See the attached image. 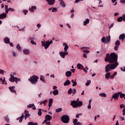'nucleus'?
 <instances>
[{"mask_svg":"<svg viewBox=\"0 0 125 125\" xmlns=\"http://www.w3.org/2000/svg\"><path fill=\"white\" fill-rule=\"evenodd\" d=\"M104 61L111 63L105 66V73H107V72H110L112 71V70L116 69V68L119 66L118 55L115 53H111L110 55L109 54V53L106 54Z\"/></svg>","mask_w":125,"mask_h":125,"instance_id":"nucleus-1","label":"nucleus"},{"mask_svg":"<svg viewBox=\"0 0 125 125\" xmlns=\"http://www.w3.org/2000/svg\"><path fill=\"white\" fill-rule=\"evenodd\" d=\"M63 45L64 46V51L60 52V55L62 58H65V56H66V55H68V51H67V50H68V49L69 48V46H68V44L66 42H63Z\"/></svg>","mask_w":125,"mask_h":125,"instance_id":"nucleus-2","label":"nucleus"},{"mask_svg":"<svg viewBox=\"0 0 125 125\" xmlns=\"http://www.w3.org/2000/svg\"><path fill=\"white\" fill-rule=\"evenodd\" d=\"M71 105L73 108H78V107H82L83 106V102H77L76 101H72L71 102Z\"/></svg>","mask_w":125,"mask_h":125,"instance_id":"nucleus-3","label":"nucleus"},{"mask_svg":"<svg viewBox=\"0 0 125 125\" xmlns=\"http://www.w3.org/2000/svg\"><path fill=\"white\" fill-rule=\"evenodd\" d=\"M14 75H16V73L14 72L13 75H10L11 78L9 79V82H11V83H14V82H15L16 83H18V82H21V79L20 78L14 77Z\"/></svg>","mask_w":125,"mask_h":125,"instance_id":"nucleus-4","label":"nucleus"},{"mask_svg":"<svg viewBox=\"0 0 125 125\" xmlns=\"http://www.w3.org/2000/svg\"><path fill=\"white\" fill-rule=\"evenodd\" d=\"M53 42V41L52 40H51L50 41L49 40L45 41H42V43L43 46L44 47L45 49H47V48H48L49 47V46L50 44H51Z\"/></svg>","mask_w":125,"mask_h":125,"instance_id":"nucleus-5","label":"nucleus"},{"mask_svg":"<svg viewBox=\"0 0 125 125\" xmlns=\"http://www.w3.org/2000/svg\"><path fill=\"white\" fill-rule=\"evenodd\" d=\"M38 79L39 77L37 76H33L28 79V81H29L31 83H33V84H36V83H38Z\"/></svg>","mask_w":125,"mask_h":125,"instance_id":"nucleus-6","label":"nucleus"},{"mask_svg":"<svg viewBox=\"0 0 125 125\" xmlns=\"http://www.w3.org/2000/svg\"><path fill=\"white\" fill-rule=\"evenodd\" d=\"M62 122L64 124H68L70 121V117L67 115H63L61 118Z\"/></svg>","mask_w":125,"mask_h":125,"instance_id":"nucleus-7","label":"nucleus"},{"mask_svg":"<svg viewBox=\"0 0 125 125\" xmlns=\"http://www.w3.org/2000/svg\"><path fill=\"white\" fill-rule=\"evenodd\" d=\"M121 93H122V92H118L117 93H115L113 96H112V98H113L114 99H115V100H116V99H118L119 98V96H120V94H121Z\"/></svg>","mask_w":125,"mask_h":125,"instance_id":"nucleus-8","label":"nucleus"},{"mask_svg":"<svg viewBox=\"0 0 125 125\" xmlns=\"http://www.w3.org/2000/svg\"><path fill=\"white\" fill-rule=\"evenodd\" d=\"M8 88L10 90V91H11V92H12L13 93H16V95L17 94L16 90H15V86H9Z\"/></svg>","mask_w":125,"mask_h":125,"instance_id":"nucleus-9","label":"nucleus"},{"mask_svg":"<svg viewBox=\"0 0 125 125\" xmlns=\"http://www.w3.org/2000/svg\"><path fill=\"white\" fill-rule=\"evenodd\" d=\"M49 5H53L55 3V0H46Z\"/></svg>","mask_w":125,"mask_h":125,"instance_id":"nucleus-10","label":"nucleus"},{"mask_svg":"<svg viewBox=\"0 0 125 125\" xmlns=\"http://www.w3.org/2000/svg\"><path fill=\"white\" fill-rule=\"evenodd\" d=\"M45 119L49 122L52 120V116H50L49 114H47L45 116Z\"/></svg>","mask_w":125,"mask_h":125,"instance_id":"nucleus-11","label":"nucleus"},{"mask_svg":"<svg viewBox=\"0 0 125 125\" xmlns=\"http://www.w3.org/2000/svg\"><path fill=\"white\" fill-rule=\"evenodd\" d=\"M52 103H53V99H52V98H51L49 100V109H50V107L52 106Z\"/></svg>","mask_w":125,"mask_h":125,"instance_id":"nucleus-12","label":"nucleus"},{"mask_svg":"<svg viewBox=\"0 0 125 125\" xmlns=\"http://www.w3.org/2000/svg\"><path fill=\"white\" fill-rule=\"evenodd\" d=\"M24 113H25L24 115V119L25 120H27V118H29V117H30V114L28 113L29 112L27 110H25Z\"/></svg>","mask_w":125,"mask_h":125,"instance_id":"nucleus-13","label":"nucleus"},{"mask_svg":"<svg viewBox=\"0 0 125 125\" xmlns=\"http://www.w3.org/2000/svg\"><path fill=\"white\" fill-rule=\"evenodd\" d=\"M27 108H33V110H36V106H35V104H34L28 105Z\"/></svg>","mask_w":125,"mask_h":125,"instance_id":"nucleus-14","label":"nucleus"},{"mask_svg":"<svg viewBox=\"0 0 125 125\" xmlns=\"http://www.w3.org/2000/svg\"><path fill=\"white\" fill-rule=\"evenodd\" d=\"M4 18H6V14L3 13L0 14V19H4Z\"/></svg>","mask_w":125,"mask_h":125,"instance_id":"nucleus-15","label":"nucleus"},{"mask_svg":"<svg viewBox=\"0 0 125 125\" xmlns=\"http://www.w3.org/2000/svg\"><path fill=\"white\" fill-rule=\"evenodd\" d=\"M48 10L49 11H51V12H56L57 11V8L53 7L49 8Z\"/></svg>","mask_w":125,"mask_h":125,"instance_id":"nucleus-16","label":"nucleus"},{"mask_svg":"<svg viewBox=\"0 0 125 125\" xmlns=\"http://www.w3.org/2000/svg\"><path fill=\"white\" fill-rule=\"evenodd\" d=\"M71 83V82L69 80H67L63 83V85L66 86V85H69Z\"/></svg>","mask_w":125,"mask_h":125,"instance_id":"nucleus-17","label":"nucleus"},{"mask_svg":"<svg viewBox=\"0 0 125 125\" xmlns=\"http://www.w3.org/2000/svg\"><path fill=\"white\" fill-rule=\"evenodd\" d=\"M23 52L24 54H26V55H28V54H30V51L27 49H23Z\"/></svg>","mask_w":125,"mask_h":125,"instance_id":"nucleus-18","label":"nucleus"},{"mask_svg":"<svg viewBox=\"0 0 125 125\" xmlns=\"http://www.w3.org/2000/svg\"><path fill=\"white\" fill-rule=\"evenodd\" d=\"M23 119H24V114H22L20 118L17 119V120H19L20 123H22Z\"/></svg>","mask_w":125,"mask_h":125,"instance_id":"nucleus-19","label":"nucleus"},{"mask_svg":"<svg viewBox=\"0 0 125 125\" xmlns=\"http://www.w3.org/2000/svg\"><path fill=\"white\" fill-rule=\"evenodd\" d=\"M4 42H5V43H10V41H9V38H5L4 39Z\"/></svg>","mask_w":125,"mask_h":125,"instance_id":"nucleus-20","label":"nucleus"},{"mask_svg":"<svg viewBox=\"0 0 125 125\" xmlns=\"http://www.w3.org/2000/svg\"><path fill=\"white\" fill-rule=\"evenodd\" d=\"M89 23V19H86V20L84 21L83 25L84 26H86V25H87V24H88Z\"/></svg>","mask_w":125,"mask_h":125,"instance_id":"nucleus-21","label":"nucleus"},{"mask_svg":"<svg viewBox=\"0 0 125 125\" xmlns=\"http://www.w3.org/2000/svg\"><path fill=\"white\" fill-rule=\"evenodd\" d=\"M110 76H111V72H106L105 74V79L108 80V79L110 78Z\"/></svg>","mask_w":125,"mask_h":125,"instance_id":"nucleus-22","label":"nucleus"},{"mask_svg":"<svg viewBox=\"0 0 125 125\" xmlns=\"http://www.w3.org/2000/svg\"><path fill=\"white\" fill-rule=\"evenodd\" d=\"M60 5L62 7H65L66 6V4H65V2L63 0H61L60 1Z\"/></svg>","mask_w":125,"mask_h":125,"instance_id":"nucleus-23","label":"nucleus"},{"mask_svg":"<svg viewBox=\"0 0 125 125\" xmlns=\"http://www.w3.org/2000/svg\"><path fill=\"white\" fill-rule=\"evenodd\" d=\"M52 92H53V95H58V94L59 93V91H58V89H56L53 91Z\"/></svg>","mask_w":125,"mask_h":125,"instance_id":"nucleus-24","label":"nucleus"},{"mask_svg":"<svg viewBox=\"0 0 125 125\" xmlns=\"http://www.w3.org/2000/svg\"><path fill=\"white\" fill-rule=\"evenodd\" d=\"M65 76H66V77H71V76H72V72L67 71L65 72Z\"/></svg>","mask_w":125,"mask_h":125,"instance_id":"nucleus-25","label":"nucleus"},{"mask_svg":"<svg viewBox=\"0 0 125 125\" xmlns=\"http://www.w3.org/2000/svg\"><path fill=\"white\" fill-rule=\"evenodd\" d=\"M36 9H37V7L35 6H32L31 8H29V10L31 12H32V11H34V10H36Z\"/></svg>","mask_w":125,"mask_h":125,"instance_id":"nucleus-26","label":"nucleus"},{"mask_svg":"<svg viewBox=\"0 0 125 125\" xmlns=\"http://www.w3.org/2000/svg\"><path fill=\"white\" fill-rule=\"evenodd\" d=\"M77 68L79 69H82L83 70V65L81 64L80 63H78L77 64Z\"/></svg>","mask_w":125,"mask_h":125,"instance_id":"nucleus-27","label":"nucleus"},{"mask_svg":"<svg viewBox=\"0 0 125 125\" xmlns=\"http://www.w3.org/2000/svg\"><path fill=\"white\" fill-rule=\"evenodd\" d=\"M125 39V34L123 33L119 36V40H122V41L124 40Z\"/></svg>","mask_w":125,"mask_h":125,"instance_id":"nucleus-28","label":"nucleus"},{"mask_svg":"<svg viewBox=\"0 0 125 125\" xmlns=\"http://www.w3.org/2000/svg\"><path fill=\"white\" fill-rule=\"evenodd\" d=\"M117 74L118 73H117V72H115L114 73L110 76V79H114V78H115V76H117Z\"/></svg>","mask_w":125,"mask_h":125,"instance_id":"nucleus-29","label":"nucleus"},{"mask_svg":"<svg viewBox=\"0 0 125 125\" xmlns=\"http://www.w3.org/2000/svg\"><path fill=\"white\" fill-rule=\"evenodd\" d=\"M111 41V36H107L106 37V42H107V43H108V42H110Z\"/></svg>","mask_w":125,"mask_h":125,"instance_id":"nucleus-30","label":"nucleus"},{"mask_svg":"<svg viewBox=\"0 0 125 125\" xmlns=\"http://www.w3.org/2000/svg\"><path fill=\"white\" fill-rule=\"evenodd\" d=\"M27 125H38V123H34L33 122H28Z\"/></svg>","mask_w":125,"mask_h":125,"instance_id":"nucleus-31","label":"nucleus"},{"mask_svg":"<svg viewBox=\"0 0 125 125\" xmlns=\"http://www.w3.org/2000/svg\"><path fill=\"white\" fill-rule=\"evenodd\" d=\"M123 20H124V17H123V16L120 17L117 19L118 22H122Z\"/></svg>","mask_w":125,"mask_h":125,"instance_id":"nucleus-32","label":"nucleus"},{"mask_svg":"<svg viewBox=\"0 0 125 125\" xmlns=\"http://www.w3.org/2000/svg\"><path fill=\"white\" fill-rule=\"evenodd\" d=\"M63 110V109H62V108H57L56 110V113H60V112H62V111Z\"/></svg>","mask_w":125,"mask_h":125,"instance_id":"nucleus-33","label":"nucleus"},{"mask_svg":"<svg viewBox=\"0 0 125 125\" xmlns=\"http://www.w3.org/2000/svg\"><path fill=\"white\" fill-rule=\"evenodd\" d=\"M17 48L19 50V51H21V50H22V48L21 47V46H20V45L19 44L17 45Z\"/></svg>","mask_w":125,"mask_h":125,"instance_id":"nucleus-34","label":"nucleus"},{"mask_svg":"<svg viewBox=\"0 0 125 125\" xmlns=\"http://www.w3.org/2000/svg\"><path fill=\"white\" fill-rule=\"evenodd\" d=\"M99 96H101V97H106V95L105 93H102L99 94Z\"/></svg>","mask_w":125,"mask_h":125,"instance_id":"nucleus-35","label":"nucleus"},{"mask_svg":"<svg viewBox=\"0 0 125 125\" xmlns=\"http://www.w3.org/2000/svg\"><path fill=\"white\" fill-rule=\"evenodd\" d=\"M40 80L41 81L43 82V83H45V80H44V78L43 77V76H42V75L41 76Z\"/></svg>","mask_w":125,"mask_h":125,"instance_id":"nucleus-36","label":"nucleus"},{"mask_svg":"<svg viewBox=\"0 0 125 125\" xmlns=\"http://www.w3.org/2000/svg\"><path fill=\"white\" fill-rule=\"evenodd\" d=\"M38 115L39 116H42V109H41V108H40V109H38Z\"/></svg>","mask_w":125,"mask_h":125,"instance_id":"nucleus-37","label":"nucleus"},{"mask_svg":"<svg viewBox=\"0 0 125 125\" xmlns=\"http://www.w3.org/2000/svg\"><path fill=\"white\" fill-rule=\"evenodd\" d=\"M121 44V42H120V41L117 40L115 42V45L119 46Z\"/></svg>","mask_w":125,"mask_h":125,"instance_id":"nucleus-38","label":"nucleus"},{"mask_svg":"<svg viewBox=\"0 0 125 125\" xmlns=\"http://www.w3.org/2000/svg\"><path fill=\"white\" fill-rule=\"evenodd\" d=\"M4 72L6 73V72L4 71V70H3L2 69H0V74H1V75H2V76H3V75H4Z\"/></svg>","mask_w":125,"mask_h":125,"instance_id":"nucleus-39","label":"nucleus"},{"mask_svg":"<svg viewBox=\"0 0 125 125\" xmlns=\"http://www.w3.org/2000/svg\"><path fill=\"white\" fill-rule=\"evenodd\" d=\"M91 83V81H90V80L87 81L85 83V85H86V86H88V85H89V84H90Z\"/></svg>","mask_w":125,"mask_h":125,"instance_id":"nucleus-40","label":"nucleus"},{"mask_svg":"<svg viewBox=\"0 0 125 125\" xmlns=\"http://www.w3.org/2000/svg\"><path fill=\"white\" fill-rule=\"evenodd\" d=\"M105 38L104 37H103L102 39H101V41L102 42H104V43H107V42L105 41Z\"/></svg>","mask_w":125,"mask_h":125,"instance_id":"nucleus-41","label":"nucleus"},{"mask_svg":"<svg viewBox=\"0 0 125 125\" xmlns=\"http://www.w3.org/2000/svg\"><path fill=\"white\" fill-rule=\"evenodd\" d=\"M120 98H123V97L125 98V94L124 93H121L119 94Z\"/></svg>","mask_w":125,"mask_h":125,"instance_id":"nucleus-42","label":"nucleus"},{"mask_svg":"<svg viewBox=\"0 0 125 125\" xmlns=\"http://www.w3.org/2000/svg\"><path fill=\"white\" fill-rule=\"evenodd\" d=\"M5 121L7 122V123H9V119L8 118V116H6L4 117Z\"/></svg>","mask_w":125,"mask_h":125,"instance_id":"nucleus-43","label":"nucleus"},{"mask_svg":"<svg viewBox=\"0 0 125 125\" xmlns=\"http://www.w3.org/2000/svg\"><path fill=\"white\" fill-rule=\"evenodd\" d=\"M78 123V119H75L73 120V124H74V125H76Z\"/></svg>","mask_w":125,"mask_h":125,"instance_id":"nucleus-44","label":"nucleus"},{"mask_svg":"<svg viewBox=\"0 0 125 125\" xmlns=\"http://www.w3.org/2000/svg\"><path fill=\"white\" fill-rule=\"evenodd\" d=\"M72 92H73V90L72 89V88H70L68 91V94H71Z\"/></svg>","mask_w":125,"mask_h":125,"instance_id":"nucleus-45","label":"nucleus"},{"mask_svg":"<svg viewBox=\"0 0 125 125\" xmlns=\"http://www.w3.org/2000/svg\"><path fill=\"white\" fill-rule=\"evenodd\" d=\"M47 102V100H44L42 102V104H43V105L44 106H45V105H46Z\"/></svg>","mask_w":125,"mask_h":125,"instance_id":"nucleus-46","label":"nucleus"},{"mask_svg":"<svg viewBox=\"0 0 125 125\" xmlns=\"http://www.w3.org/2000/svg\"><path fill=\"white\" fill-rule=\"evenodd\" d=\"M83 52H84V53H89V51L87 50H84V49H83Z\"/></svg>","mask_w":125,"mask_h":125,"instance_id":"nucleus-47","label":"nucleus"},{"mask_svg":"<svg viewBox=\"0 0 125 125\" xmlns=\"http://www.w3.org/2000/svg\"><path fill=\"white\" fill-rule=\"evenodd\" d=\"M120 107L121 109H123V108H125V105L124 104H120Z\"/></svg>","mask_w":125,"mask_h":125,"instance_id":"nucleus-48","label":"nucleus"},{"mask_svg":"<svg viewBox=\"0 0 125 125\" xmlns=\"http://www.w3.org/2000/svg\"><path fill=\"white\" fill-rule=\"evenodd\" d=\"M82 114H77L76 115V118H77V119H79V118H80V116H82Z\"/></svg>","mask_w":125,"mask_h":125,"instance_id":"nucleus-49","label":"nucleus"},{"mask_svg":"<svg viewBox=\"0 0 125 125\" xmlns=\"http://www.w3.org/2000/svg\"><path fill=\"white\" fill-rule=\"evenodd\" d=\"M121 71H123V72H125V66H123L121 67Z\"/></svg>","mask_w":125,"mask_h":125,"instance_id":"nucleus-50","label":"nucleus"},{"mask_svg":"<svg viewBox=\"0 0 125 125\" xmlns=\"http://www.w3.org/2000/svg\"><path fill=\"white\" fill-rule=\"evenodd\" d=\"M30 42L32 44H35V45H37V43L35 42L33 40H31Z\"/></svg>","mask_w":125,"mask_h":125,"instance_id":"nucleus-51","label":"nucleus"},{"mask_svg":"<svg viewBox=\"0 0 125 125\" xmlns=\"http://www.w3.org/2000/svg\"><path fill=\"white\" fill-rule=\"evenodd\" d=\"M9 10L12 11L13 12H14V11H15V10L14 8H9Z\"/></svg>","mask_w":125,"mask_h":125,"instance_id":"nucleus-52","label":"nucleus"},{"mask_svg":"<svg viewBox=\"0 0 125 125\" xmlns=\"http://www.w3.org/2000/svg\"><path fill=\"white\" fill-rule=\"evenodd\" d=\"M119 48V46H117L116 45L114 47V50H116V51H117L118 50V49Z\"/></svg>","mask_w":125,"mask_h":125,"instance_id":"nucleus-53","label":"nucleus"},{"mask_svg":"<svg viewBox=\"0 0 125 125\" xmlns=\"http://www.w3.org/2000/svg\"><path fill=\"white\" fill-rule=\"evenodd\" d=\"M73 94H76L77 93V90H76V89H73Z\"/></svg>","mask_w":125,"mask_h":125,"instance_id":"nucleus-54","label":"nucleus"},{"mask_svg":"<svg viewBox=\"0 0 125 125\" xmlns=\"http://www.w3.org/2000/svg\"><path fill=\"white\" fill-rule=\"evenodd\" d=\"M119 118L120 120H121V121H125V117L122 116H120Z\"/></svg>","mask_w":125,"mask_h":125,"instance_id":"nucleus-55","label":"nucleus"},{"mask_svg":"<svg viewBox=\"0 0 125 125\" xmlns=\"http://www.w3.org/2000/svg\"><path fill=\"white\" fill-rule=\"evenodd\" d=\"M84 48H86V49H89V47H83L81 48V49H84Z\"/></svg>","mask_w":125,"mask_h":125,"instance_id":"nucleus-56","label":"nucleus"},{"mask_svg":"<svg viewBox=\"0 0 125 125\" xmlns=\"http://www.w3.org/2000/svg\"><path fill=\"white\" fill-rule=\"evenodd\" d=\"M77 83L76 82H74V83H73L72 86H76V85H77Z\"/></svg>","mask_w":125,"mask_h":125,"instance_id":"nucleus-57","label":"nucleus"},{"mask_svg":"<svg viewBox=\"0 0 125 125\" xmlns=\"http://www.w3.org/2000/svg\"><path fill=\"white\" fill-rule=\"evenodd\" d=\"M23 13L25 15H26L27 14V13H28V11L26 10H23Z\"/></svg>","mask_w":125,"mask_h":125,"instance_id":"nucleus-58","label":"nucleus"},{"mask_svg":"<svg viewBox=\"0 0 125 125\" xmlns=\"http://www.w3.org/2000/svg\"><path fill=\"white\" fill-rule=\"evenodd\" d=\"M37 27L38 28V29H40V28H41V24H40V23L37 24Z\"/></svg>","mask_w":125,"mask_h":125,"instance_id":"nucleus-59","label":"nucleus"},{"mask_svg":"<svg viewBox=\"0 0 125 125\" xmlns=\"http://www.w3.org/2000/svg\"><path fill=\"white\" fill-rule=\"evenodd\" d=\"M8 11H9V8L5 9V14H7L8 13Z\"/></svg>","mask_w":125,"mask_h":125,"instance_id":"nucleus-60","label":"nucleus"},{"mask_svg":"<svg viewBox=\"0 0 125 125\" xmlns=\"http://www.w3.org/2000/svg\"><path fill=\"white\" fill-rule=\"evenodd\" d=\"M13 55L14 57H16V53L14 51L13 52Z\"/></svg>","mask_w":125,"mask_h":125,"instance_id":"nucleus-61","label":"nucleus"},{"mask_svg":"<svg viewBox=\"0 0 125 125\" xmlns=\"http://www.w3.org/2000/svg\"><path fill=\"white\" fill-rule=\"evenodd\" d=\"M83 57H84V58H87V55L86 54H83Z\"/></svg>","mask_w":125,"mask_h":125,"instance_id":"nucleus-62","label":"nucleus"},{"mask_svg":"<svg viewBox=\"0 0 125 125\" xmlns=\"http://www.w3.org/2000/svg\"><path fill=\"white\" fill-rule=\"evenodd\" d=\"M123 116H125V108H124V109H123Z\"/></svg>","mask_w":125,"mask_h":125,"instance_id":"nucleus-63","label":"nucleus"},{"mask_svg":"<svg viewBox=\"0 0 125 125\" xmlns=\"http://www.w3.org/2000/svg\"><path fill=\"white\" fill-rule=\"evenodd\" d=\"M120 2L121 3H125V0H121Z\"/></svg>","mask_w":125,"mask_h":125,"instance_id":"nucleus-64","label":"nucleus"}]
</instances>
